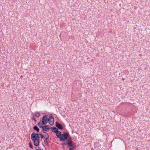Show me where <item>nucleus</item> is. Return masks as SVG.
<instances>
[{"label": "nucleus", "mask_w": 150, "mask_h": 150, "mask_svg": "<svg viewBox=\"0 0 150 150\" xmlns=\"http://www.w3.org/2000/svg\"><path fill=\"white\" fill-rule=\"evenodd\" d=\"M40 138L41 139H42L43 138H44V136H43L42 134H40Z\"/></svg>", "instance_id": "16"}, {"label": "nucleus", "mask_w": 150, "mask_h": 150, "mask_svg": "<svg viewBox=\"0 0 150 150\" xmlns=\"http://www.w3.org/2000/svg\"><path fill=\"white\" fill-rule=\"evenodd\" d=\"M42 122L43 124H46L48 122L47 115H45L42 118Z\"/></svg>", "instance_id": "6"}, {"label": "nucleus", "mask_w": 150, "mask_h": 150, "mask_svg": "<svg viewBox=\"0 0 150 150\" xmlns=\"http://www.w3.org/2000/svg\"><path fill=\"white\" fill-rule=\"evenodd\" d=\"M52 130V131L54 133L58 132L59 133V131H58V129L55 127H51Z\"/></svg>", "instance_id": "9"}, {"label": "nucleus", "mask_w": 150, "mask_h": 150, "mask_svg": "<svg viewBox=\"0 0 150 150\" xmlns=\"http://www.w3.org/2000/svg\"><path fill=\"white\" fill-rule=\"evenodd\" d=\"M20 78H23V76H20Z\"/></svg>", "instance_id": "20"}, {"label": "nucleus", "mask_w": 150, "mask_h": 150, "mask_svg": "<svg viewBox=\"0 0 150 150\" xmlns=\"http://www.w3.org/2000/svg\"><path fill=\"white\" fill-rule=\"evenodd\" d=\"M47 139H45L44 140V143L46 144H48V142L47 141Z\"/></svg>", "instance_id": "15"}, {"label": "nucleus", "mask_w": 150, "mask_h": 150, "mask_svg": "<svg viewBox=\"0 0 150 150\" xmlns=\"http://www.w3.org/2000/svg\"><path fill=\"white\" fill-rule=\"evenodd\" d=\"M50 128L49 127V126H47V125H45L44 126H43V127H42V130L44 131H47V130L49 129H50Z\"/></svg>", "instance_id": "8"}, {"label": "nucleus", "mask_w": 150, "mask_h": 150, "mask_svg": "<svg viewBox=\"0 0 150 150\" xmlns=\"http://www.w3.org/2000/svg\"><path fill=\"white\" fill-rule=\"evenodd\" d=\"M31 139L33 141V144L34 146H38L39 143V139H38L37 138L33 139V138H31Z\"/></svg>", "instance_id": "5"}, {"label": "nucleus", "mask_w": 150, "mask_h": 150, "mask_svg": "<svg viewBox=\"0 0 150 150\" xmlns=\"http://www.w3.org/2000/svg\"><path fill=\"white\" fill-rule=\"evenodd\" d=\"M32 119L33 120H34L35 122H36V120L35 119V117H34V116H33L32 118Z\"/></svg>", "instance_id": "17"}, {"label": "nucleus", "mask_w": 150, "mask_h": 150, "mask_svg": "<svg viewBox=\"0 0 150 150\" xmlns=\"http://www.w3.org/2000/svg\"><path fill=\"white\" fill-rule=\"evenodd\" d=\"M35 150H43V149H36Z\"/></svg>", "instance_id": "19"}, {"label": "nucleus", "mask_w": 150, "mask_h": 150, "mask_svg": "<svg viewBox=\"0 0 150 150\" xmlns=\"http://www.w3.org/2000/svg\"><path fill=\"white\" fill-rule=\"evenodd\" d=\"M34 115L37 117H39L40 116V115L39 113L38 112H35Z\"/></svg>", "instance_id": "12"}, {"label": "nucleus", "mask_w": 150, "mask_h": 150, "mask_svg": "<svg viewBox=\"0 0 150 150\" xmlns=\"http://www.w3.org/2000/svg\"><path fill=\"white\" fill-rule=\"evenodd\" d=\"M56 133V135L57 137V136H58V137H61V132L59 131V133H58V132H57Z\"/></svg>", "instance_id": "14"}, {"label": "nucleus", "mask_w": 150, "mask_h": 150, "mask_svg": "<svg viewBox=\"0 0 150 150\" xmlns=\"http://www.w3.org/2000/svg\"><path fill=\"white\" fill-rule=\"evenodd\" d=\"M76 144L72 141L71 139L69 138L65 141L64 144H62V145H68L69 147H70L69 150H74L77 148V146L75 145Z\"/></svg>", "instance_id": "1"}, {"label": "nucleus", "mask_w": 150, "mask_h": 150, "mask_svg": "<svg viewBox=\"0 0 150 150\" xmlns=\"http://www.w3.org/2000/svg\"><path fill=\"white\" fill-rule=\"evenodd\" d=\"M43 124L41 123L40 122L38 123V126L40 127V128H42V127H43L42 125H43Z\"/></svg>", "instance_id": "13"}, {"label": "nucleus", "mask_w": 150, "mask_h": 150, "mask_svg": "<svg viewBox=\"0 0 150 150\" xmlns=\"http://www.w3.org/2000/svg\"><path fill=\"white\" fill-rule=\"evenodd\" d=\"M48 121L51 125H52L54 123V118L52 115H51L48 120Z\"/></svg>", "instance_id": "4"}, {"label": "nucleus", "mask_w": 150, "mask_h": 150, "mask_svg": "<svg viewBox=\"0 0 150 150\" xmlns=\"http://www.w3.org/2000/svg\"><path fill=\"white\" fill-rule=\"evenodd\" d=\"M43 133L45 134L44 135V138L45 139H48L49 138V137L48 134L45 132H44Z\"/></svg>", "instance_id": "10"}, {"label": "nucleus", "mask_w": 150, "mask_h": 150, "mask_svg": "<svg viewBox=\"0 0 150 150\" xmlns=\"http://www.w3.org/2000/svg\"><path fill=\"white\" fill-rule=\"evenodd\" d=\"M58 136H57V138L59 139V140L60 141H64L66 140L67 138L69 137V134L67 133L66 132H64L63 134H61V137H58Z\"/></svg>", "instance_id": "2"}, {"label": "nucleus", "mask_w": 150, "mask_h": 150, "mask_svg": "<svg viewBox=\"0 0 150 150\" xmlns=\"http://www.w3.org/2000/svg\"><path fill=\"white\" fill-rule=\"evenodd\" d=\"M29 147H30V148H33V146H32V144H31V143H29Z\"/></svg>", "instance_id": "18"}, {"label": "nucleus", "mask_w": 150, "mask_h": 150, "mask_svg": "<svg viewBox=\"0 0 150 150\" xmlns=\"http://www.w3.org/2000/svg\"><path fill=\"white\" fill-rule=\"evenodd\" d=\"M55 125L59 129H63V127L62 125L57 122H56Z\"/></svg>", "instance_id": "7"}, {"label": "nucleus", "mask_w": 150, "mask_h": 150, "mask_svg": "<svg viewBox=\"0 0 150 150\" xmlns=\"http://www.w3.org/2000/svg\"><path fill=\"white\" fill-rule=\"evenodd\" d=\"M33 138V139L37 138L38 139H40V134H38V133H35L34 132H33L31 136V138Z\"/></svg>", "instance_id": "3"}, {"label": "nucleus", "mask_w": 150, "mask_h": 150, "mask_svg": "<svg viewBox=\"0 0 150 150\" xmlns=\"http://www.w3.org/2000/svg\"><path fill=\"white\" fill-rule=\"evenodd\" d=\"M33 129L36 130L37 132H39V129L38 127L36 125H35L33 127Z\"/></svg>", "instance_id": "11"}]
</instances>
